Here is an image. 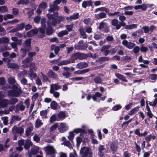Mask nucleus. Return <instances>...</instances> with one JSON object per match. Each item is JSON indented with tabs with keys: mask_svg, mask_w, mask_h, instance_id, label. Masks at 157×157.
<instances>
[{
	"mask_svg": "<svg viewBox=\"0 0 157 157\" xmlns=\"http://www.w3.org/2000/svg\"><path fill=\"white\" fill-rule=\"evenodd\" d=\"M47 16L49 19L47 22L49 26L51 25H55L57 23H60L65 19V17H63L58 16L57 12L55 13L53 15L49 13L47 14Z\"/></svg>",
	"mask_w": 157,
	"mask_h": 157,
	"instance_id": "nucleus-1",
	"label": "nucleus"
},
{
	"mask_svg": "<svg viewBox=\"0 0 157 157\" xmlns=\"http://www.w3.org/2000/svg\"><path fill=\"white\" fill-rule=\"evenodd\" d=\"M9 83L13 85V89L9 91L8 94L10 96L17 97L21 93V90L18 85H15L16 81L14 78L10 77L8 79Z\"/></svg>",
	"mask_w": 157,
	"mask_h": 157,
	"instance_id": "nucleus-2",
	"label": "nucleus"
},
{
	"mask_svg": "<svg viewBox=\"0 0 157 157\" xmlns=\"http://www.w3.org/2000/svg\"><path fill=\"white\" fill-rule=\"evenodd\" d=\"M31 41L30 39L27 40L25 42V49L21 48V50L23 53V56L25 57L26 54V51H29L31 50V48L30 47Z\"/></svg>",
	"mask_w": 157,
	"mask_h": 157,
	"instance_id": "nucleus-3",
	"label": "nucleus"
},
{
	"mask_svg": "<svg viewBox=\"0 0 157 157\" xmlns=\"http://www.w3.org/2000/svg\"><path fill=\"white\" fill-rule=\"evenodd\" d=\"M45 21L46 20L45 18H43L41 19V27L39 29V32L41 34V35L39 36L40 37H43L45 36Z\"/></svg>",
	"mask_w": 157,
	"mask_h": 157,
	"instance_id": "nucleus-4",
	"label": "nucleus"
},
{
	"mask_svg": "<svg viewBox=\"0 0 157 157\" xmlns=\"http://www.w3.org/2000/svg\"><path fill=\"white\" fill-rule=\"evenodd\" d=\"M45 148L47 155H51L52 157H55L56 151L53 146L48 145L45 147Z\"/></svg>",
	"mask_w": 157,
	"mask_h": 157,
	"instance_id": "nucleus-5",
	"label": "nucleus"
},
{
	"mask_svg": "<svg viewBox=\"0 0 157 157\" xmlns=\"http://www.w3.org/2000/svg\"><path fill=\"white\" fill-rule=\"evenodd\" d=\"M61 2L60 0H56L54 2V4L52 5H50V9L48 10L49 12L51 13L55 10H58L59 9V7L57 5L60 4Z\"/></svg>",
	"mask_w": 157,
	"mask_h": 157,
	"instance_id": "nucleus-6",
	"label": "nucleus"
},
{
	"mask_svg": "<svg viewBox=\"0 0 157 157\" xmlns=\"http://www.w3.org/2000/svg\"><path fill=\"white\" fill-rule=\"evenodd\" d=\"M68 128V126L67 124L61 123H60V125L58 128V130L60 133H64L67 130Z\"/></svg>",
	"mask_w": 157,
	"mask_h": 157,
	"instance_id": "nucleus-7",
	"label": "nucleus"
},
{
	"mask_svg": "<svg viewBox=\"0 0 157 157\" xmlns=\"http://www.w3.org/2000/svg\"><path fill=\"white\" fill-rule=\"evenodd\" d=\"M122 44L127 48L129 49H132L135 46V44L134 43L128 42L126 40H124L122 41Z\"/></svg>",
	"mask_w": 157,
	"mask_h": 157,
	"instance_id": "nucleus-8",
	"label": "nucleus"
},
{
	"mask_svg": "<svg viewBox=\"0 0 157 157\" xmlns=\"http://www.w3.org/2000/svg\"><path fill=\"white\" fill-rule=\"evenodd\" d=\"M12 131L13 134L16 133L21 134L23 133L24 130V129L21 127L14 126L12 128Z\"/></svg>",
	"mask_w": 157,
	"mask_h": 157,
	"instance_id": "nucleus-9",
	"label": "nucleus"
},
{
	"mask_svg": "<svg viewBox=\"0 0 157 157\" xmlns=\"http://www.w3.org/2000/svg\"><path fill=\"white\" fill-rule=\"evenodd\" d=\"M47 8V4L44 2L40 4L36 12L38 14H40L42 10H44Z\"/></svg>",
	"mask_w": 157,
	"mask_h": 157,
	"instance_id": "nucleus-10",
	"label": "nucleus"
},
{
	"mask_svg": "<svg viewBox=\"0 0 157 157\" xmlns=\"http://www.w3.org/2000/svg\"><path fill=\"white\" fill-rule=\"evenodd\" d=\"M61 88V86L57 84H52L51 85L50 92L53 93L55 90H58Z\"/></svg>",
	"mask_w": 157,
	"mask_h": 157,
	"instance_id": "nucleus-11",
	"label": "nucleus"
},
{
	"mask_svg": "<svg viewBox=\"0 0 157 157\" xmlns=\"http://www.w3.org/2000/svg\"><path fill=\"white\" fill-rule=\"evenodd\" d=\"M102 94L99 92H96L92 96V98L93 101L99 102L100 100L99 98H101Z\"/></svg>",
	"mask_w": 157,
	"mask_h": 157,
	"instance_id": "nucleus-12",
	"label": "nucleus"
},
{
	"mask_svg": "<svg viewBox=\"0 0 157 157\" xmlns=\"http://www.w3.org/2000/svg\"><path fill=\"white\" fill-rule=\"evenodd\" d=\"M80 54L79 53H75L73 54L69 59L71 63H73L77 59L79 58Z\"/></svg>",
	"mask_w": 157,
	"mask_h": 157,
	"instance_id": "nucleus-13",
	"label": "nucleus"
},
{
	"mask_svg": "<svg viewBox=\"0 0 157 157\" xmlns=\"http://www.w3.org/2000/svg\"><path fill=\"white\" fill-rule=\"evenodd\" d=\"M65 112L64 111H60L57 115V120L60 121L61 120L63 119L66 117Z\"/></svg>",
	"mask_w": 157,
	"mask_h": 157,
	"instance_id": "nucleus-14",
	"label": "nucleus"
},
{
	"mask_svg": "<svg viewBox=\"0 0 157 157\" xmlns=\"http://www.w3.org/2000/svg\"><path fill=\"white\" fill-rule=\"evenodd\" d=\"M89 149L86 147H84L82 148L80 151V153L82 155V156L84 157L89 151Z\"/></svg>",
	"mask_w": 157,
	"mask_h": 157,
	"instance_id": "nucleus-15",
	"label": "nucleus"
},
{
	"mask_svg": "<svg viewBox=\"0 0 157 157\" xmlns=\"http://www.w3.org/2000/svg\"><path fill=\"white\" fill-rule=\"evenodd\" d=\"M38 30L37 29L31 30L27 33V36L29 37L33 36L38 32Z\"/></svg>",
	"mask_w": 157,
	"mask_h": 157,
	"instance_id": "nucleus-16",
	"label": "nucleus"
},
{
	"mask_svg": "<svg viewBox=\"0 0 157 157\" xmlns=\"http://www.w3.org/2000/svg\"><path fill=\"white\" fill-rule=\"evenodd\" d=\"M39 151V147L37 146L33 145L31 149L30 153L33 155L37 154Z\"/></svg>",
	"mask_w": 157,
	"mask_h": 157,
	"instance_id": "nucleus-17",
	"label": "nucleus"
},
{
	"mask_svg": "<svg viewBox=\"0 0 157 157\" xmlns=\"http://www.w3.org/2000/svg\"><path fill=\"white\" fill-rule=\"evenodd\" d=\"M112 25L116 27L117 29H119L121 28V25L118 24V21L116 19H113L111 21Z\"/></svg>",
	"mask_w": 157,
	"mask_h": 157,
	"instance_id": "nucleus-18",
	"label": "nucleus"
},
{
	"mask_svg": "<svg viewBox=\"0 0 157 157\" xmlns=\"http://www.w3.org/2000/svg\"><path fill=\"white\" fill-rule=\"evenodd\" d=\"M146 109L147 110V116L150 118H152L153 116V115L152 113L151 112L150 109V108L148 106V103L147 102L146 103Z\"/></svg>",
	"mask_w": 157,
	"mask_h": 157,
	"instance_id": "nucleus-19",
	"label": "nucleus"
},
{
	"mask_svg": "<svg viewBox=\"0 0 157 157\" xmlns=\"http://www.w3.org/2000/svg\"><path fill=\"white\" fill-rule=\"evenodd\" d=\"M48 77L54 78H56L57 77V75L56 73L53 72L52 70L49 71L47 74Z\"/></svg>",
	"mask_w": 157,
	"mask_h": 157,
	"instance_id": "nucleus-20",
	"label": "nucleus"
},
{
	"mask_svg": "<svg viewBox=\"0 0 157 157\" xmlns=\"http://www.w3.org/2000/svg\"><path fill=\"white\" fill-rule=\"evenodd\" d=\"M32 142L29 139H27L26 141V143L24 145L25 148L26 149H28L30 148V146L32 145Z\"/></svg>",
	"mask_w": 157,
	"mask_h": 157,
	"instance_id": "nucleus-21",
	"label": "nucleus"
},
{
	"mask_svg": "<svg viewBox=\"0 0 157 157\" xmlns=\"http://www.w3.org/2000/svg\"><path fill=\"white\" fill-rule=\"evenodd\" d=\"M33 126L31 125L28 127L25 133L26 135L28 136H31L33 134H31V132L33 130Z\"/></svg>",
	"mask_w": 157,
	"mask_h": 157,
	"instance_id": "nucleus-22",
	"label": "nucleus"
},
{
	"mask_svg": "<svg viewBox=\"0 0 157 157\" xmlns=\"http://www.w3.org/2000/svg\"><path fill=\"white\" fill-rule=\"evenodd\" d=\"M92 4V2L91 1H84L82 3V6L83 8H86L87 6H91Z\"/></svg>",
	"mask_w": 157,
	"mask_h": 157,
	"instance_id": "nucleus-23",
	"label": "nucleus"
},
{
	"mask_svg": "<svg viewBox=\"0 0 157 157\" xmlns=\"http://www.w3.org/2000/svg\"><path fill=\"white\" fill-rule=\"evenodd\" d=\"M115 76L118 79L120 80L125 82H127L128 80H127L125 77H124L123 75L120 74L118 73H116L115 74Z\"/></svg>",
	"mask_w": 157,
	"mask_h": 157,
	"instance_id": "nucleus-24",
	"label": "nucleus"
},
{
	"mask_svg": "<svg viewBox=\"0 0 157 157\" xmlns=\"http://www.w3.org/2000/svg\"><path fill=\"white\" fill-rule=\"evenodd\" d=\"M139 109V107H137L132 109L128 113V115H133L138 111Z\"/></svg>",
	"mask_w": 157,
	"mask_h": 157,
	"instance_id": "nucleus-25",
	"label": "nucleus"
},
{
	"mask_svg": "<svg viewBox=\"0 0 157 157\" xmlns=\"http://www.w3.org/2000/svg\"><path fill=\"white\" fill-rule=\"evenodd\" d=\"M31 59L29 58H27L22 61L23 65L25 67H27L29 65V62Z\"/></svg>",
	"mask_w": 157,
	"mask_h": 157,
	"instance_id": "nucleus-26",
	"label": "nucleus"
},
{
	"mask_svg": "<svg viewBox=\"0 0 157 157\" xmlns=\"http://www.w3.org/2000/svg\"><path fill=\"white\" fill-rule=\"evenodd\" d=\"M79 14L77 13L73 14L72 15L70 16L69 17H67V19L68 20H72V19H76L79 17Z\"/></svg>",
	"mask_w": 157,
	"mask_h": 157,
	"instance_id": "nucleus-27",
	"label": "nucleus"
},
{
	"mask_svg": "<svg viewBox=\"0 0 157 157\" xmlns=\"http://www.w3.org/2000/svg\"><path fill=\"white\" fill-rule=\"evenodd\" d=\"M87 66V64L85 62H81L78 63L77 65V67L78 68H82Z\"/></svg>",
	"mask_w": 157,
	"mask_h": 157,
	"instance_id": "nucleus-28",
	"label": "nucleus"
},
{
	"mask_svg": "<svg viewBox=\"0 0 157 157\" xmlns=\"http://www.w3.org/2000/svg\"><path fill=\"white\" fill-rule=\"evenodd\" d=\"M43 124V123L41 122V120L39 118H38L35 121V127L39 128Z\"/></svg>",
	"mask_w": 157,
	"mask_h": 157,
	"instance_id": "nucleus-29",
	"label": "nucleus"
},
{
	"mask_svg": "<svg viewBox=\"0 0 157 157\" xmlns=\"http://www.w3.org/2000/svg\"><path fill=\"white\" fill-rule=\"evenodd\" d=\"M98 11H105L106 13H109V10L105 7H102L98 8L95 9V12H97Z\"/></svg>",
	"mask_w": 157,
	"mask_h": 157,
	"instance_id": "nucleus-30",
	"label": "nucleus"
},
{
	"mask_svg": "<svg viewBox=\"0 0 157 157\" xmlns=\"http://www.w3.org/2000/svg\"><path fill=\"white\" fill-rule=\"evenodd\" d=\"M105 16L106 14L105 13H101L96 14L95 16V17L97 19H100L105 17Z\"/></svg>",
	"mask_w": 157,
	"mask_h": 157,
	"instance_id": "nucleus-31",
	"label": "nucleus"
},
{
	"mask_svg": "<svg viewBox=\"0 0 157 157\" xmlns=\"http://www.w3.org/2000/svg\"><path fill=\"white\" fill-rule=\"evenodd\" d=\"M68 34V32L66 30H63L59 32L57 35L59 37H61L67 35Z\"/></svg>",
	"mask_w": 157,
	"mask_h": 157,
	"instance_id": "nucleus-32",
	"label": "nucleus"
},
{
	"mask_svg": "<svg viewBox=\"0 0 157 157\" xmlns=\"http://www.w3.org/2000/svg\"><path fill=\"white\" fill-rule=\"evenodd\" d=\"M137 27L136 24L129 25L125 26V29H132L136 28Z\"/></svg>",
	"mask_w": 157,
	"mask_h": 157,
	"instance_id": "nucleus-33",
	"label": "nucleus"
},
{
	"mask_svg": "<svg viewBox=\"0 0 157 157\" xmlns=\"http://www.w3.org/2000/svg\"><path fill=\"white\" fill-rule=\"evenodd\" d=\"M8 104V101L6 99L1 100L0 103V106L3 107L6 106Z\"/></svg>",
	"mask_w": 157,
	"mask_h": 157,
	"instance_id": "nucleus-34",
	"label": "nucleus"
},
{
	"mask_svg": "<svg viewBox=\"0 0 157 157\" xmlns=\"http://www.w3.org/2000/svg\"><path fill=\"white\" fill-rule=\"evenodd\" d=\"M104 150V148L103 145H100L98 148V154L101 156H103L104 154L103 151Z\"/></svg>",
	"mask_w": 157,
	"mask_h": 157,
	"instance_id": "nucleus-35",
	"label": "nucleus"
},
{
	"mask_svg": "<svg viewBox=\"0 0 157 157\" xmlns=\"http://www.w3.org/2000/svg\"><path fill=\"white\" fill-rule=\"evenodd\" d=\"M47 111V110H43L40 112V114L42 118H46Z\"/></svg>",
	"mask_w": 157,
	"mask_h": 157,
	"instance_id": "nucleus-36",
	"label": "nucleus"
},
{
	"mask_svg": "<svg viewBox=\"0 0 157 157\" xmlns=\"http://www.w3.org/2000/svg\"><path fill=\"white\" fill-rule=\"evenodd\" d=\"M58 117L55 114H53L50 118V122L52 123L55 121H59L57 120Z\"/></svg>",
	"mask_w": 157,
	"mask_h": 157,
	"instance_id": "nucleus-37",
	"label": "nucleus"
},
{
	"mask_svg": "<svg viewBox=\"0 0 157 157\" xmlns=\"http://www.w3.org/2000/svg\"><path fill=\"white\" fill-rule=\"evenodd\" d=\"M71 63L69 59L67 60H65L60 62L59 64V65H64Z\"/></svg>",
	"mask_w": 157,
	"mask_h": 157,
	"instance_id": "nucleus-38",
	"label": "nucleus"
},
{
	"mask_svg": "<svg viewBox=\"0 0 157 157\" xmlns=\"http://www.w3.org/2000/svg\"><path fill=\"white\" fill-rule=\"evenodd\" d=\"M79 30L82 37L83 38H86V36L85 34L83 27H81L79 28Z\"/></svg>",
	"mask_w": 157,
	"mask_h": 157,
	"instance_id": "nucleus-39",
	"label": "nucleus"
},
{
	"mask_svg": "<svg viewBox=\"0 0 157 157\" xmlns=\"http://www.w3.org/2000/svg\"><path fill=\"white\" fill-rule=\"evenodd\" d=\"M8 8L6 6H0V13H4L8 11Z\"/></svg>",
	"mask_w": 157,
	"mask_h": 157,
	"instance_id": "nucleus-40",
	"label": "nucleus"
},
{
	"mask_svg": "<svg viewBox=\"0 0 157 157\" xmlns=\"http://www.w3.org/2000/svg\"><path fill=\"white\" fill-rule=\"evenodd\" d=\"M76 146L78 147L82 141V139L80 136H78L76 137Z\"/></svg>",
	"mask_w": 157,
	"mask_h": 157,
	"instance_id": "nucleus-41",
	"label": "nucleus"
},
{
	"mask_svg": "<svg viewBox=\"0 0 157 157\" xmlns=\"http://www.w3.org/2000/svg\"><path fill=\"white\" fill-rule=\"evenodd\" d=\"M8 67L9 68H17L18 67V65L15 63H9L7 64Z\"/></svg>",
	"mask_w": 157,
	"mask_h": 157,
	"instance_id": "nucleus-42",
	"label": "nucleus"
},
{
	"mask_svg": "<svg viewBox=\"0 0 157 157\" xmlns=\"http://www.w3.org/2000/svg\"><path fill=\"white\" fill-rule=\"evenodd\" d=\"M8 67L9 68H17L18 67V65L15 63H9L7 64Z\"/></svg>",
	"mask_w": 157,
	"mask_h": 157,
	"instance_id": "nucleus-43",
	"label": "nucleus"
},
{
	"mask_svg": "<svg viewBox=\"0 0 157 157\" xmlns=\"http://www.w3.org/2000/svg\"><path fill=\"white\" fill-rule=\"evenodd\" d=\"M84 130L83 129L81 128H76L74 129L73 132V133H75L76 134H78L80 132H84Z\"/></svg>",
	"mask_w": 157,
	"mask_h": 157,
	"instance_id": "nucleus-44",
	"label": "nucleus"
},
{
	"mask_svg": "<svg viewBox=\"0 0 157 157\" xmlns=\"http://www.w3.org/2000/svg\"><path fill=\"white\" fill-rule=\"evenodd\" d=\"M102 37V34L97 32L94 34V38L96 40H99Z\"/></svg>",
	"mask_w": 157,
	"mask_h": 157,
	"instance_id": "nucleus-45",
	"label": "nucleus"
},
{
	"mask_svg": "<svg viewBox=\"0 0 157 157\" xmlns=\"http://www.w3.org/2000/svg\"><path fill=\"white\" fill-rule=\"evenodd\" d=\"M24 24H21L19 25L17 28L16 29H13L12 30V31H11L12 32L13 31H18L19 30H22L24 28Z\"/></svg>",
	"mask_w": 157,
	"mask_h": 157,
	"instance_id": "nucleus-46",
	"label": "nucleus"
},
{
	"mask_svg": "<svg viewBox=\"0 0 157 157\" xmlns=\"http://www.w3.org/2000/svg\"><path fill=\"white\" fill-rule=\"evenodd\" d=\"M58 123H56L53 125L51 126L50 128V132H53L56 130L58 127Z\"/></svg>",
	"mask_w": 157,
	"mask_h": 157,
	"instance_id": "nucleus-47",
	"label": "nucleus"
},
{
	"mask_svg": "<svg viewBox=\"0 0 157 157\" xmlns=\"http://www.w3.org/2000/svg\"><path fill=\"white\" fill-rule=\"evenodd\" d=\"M9 42L8 39L6 37H2L0 38V44L6 43Z\"/></svg>",
	"mask_w": 157,
	"mask_h": 157,
	"instance_id": "nucleus-48",
	"label": "nucleus"
},
{
	"mask_svg": "<svg viewBox=\"0 0 157 157\" xmlns=\"http://www.w3.org/2000/svg\"><path fill=\"white\" fill-rule=\"evenodd\" d=\"M14 16L13 15L8 14H6L4 15V20L5 21L9 19H11L13 18Z\"/></svg>",
	"mask_w": 157,
	"mask_h": 157,
	"instance_id": "nucleus-49",
	"label": "nucleus"
},
{
	"mask_svg": "<svg viewBox=\"0 0 157 157\" xmlns=\"http://www.w3.org/2000/svg\"><path fill=\"white\" fill-rule=\"evenodd\" d=\"M57 106V103L55 101H53L51 103V107L53 109H56Z\"/></svg>",
	"mask_w": 157,
	"mask_h": 157,
	"instance_id": "nucleus-50",
	"label": "nucleus"
},
{
	"mask_svg": "<svg viewBox=\"0 0 157 157\" xmlns=\"http://www.w3.org/2000/svg\"><path fill=\"white\" fill-rule=\"evenodd\" d=\"M29 2L28 0H21L17 2L18 5L27 4L29 3Z\"/></svg>",
	"mask_w": 157,
	"mask_h": 157,
	"instance_id": "nucleus-51",
	"label": "nucleus"
},
{
	"mask_svg": "<svg viewBox=\"0 0 157 157\" xmlns=\"http://www.w3.org/2000/svg\"><path fill=\"white\" fill-rule=\"evenodd\" d=\"M37 69V67L34 64H32L30 67V72L36 71Z\"/></svg>",
	"mask_w": 157,
	"mask_h": 157,
	"instance_id": "nucleus-52",
	"label": "nucleus"
},
{
	"mask_svg": "<svg viewBox=\"0 0 157 157\" xmlns=\"http://www.w3.org/2000/svg\"><path fill=\"white\" fill-rule=\"evenodd\" d=\"M122 107V106L121 105L118 104L115 105L112 108V110L114 111H117L120 109Z\"/></svg>",
	"mask_w": 157,
	"mask_h": 157,
	"instance_id": "nucleus-53",
	"label": "nucleus"
},
{
	"mask_svg": "<svg viewBox=\"0 0 157 157\" xmlns=\"http://www.w3.org/2000/svg\"><path fill=\"white\" fill-rule=\"evenodd\" d=\"M140 51V48L138 46H136L133 49V51L134 53L136 55L138 54Z\"/></svg>",
	"mask_w": 157,
	"mask_h": 157,
	"instance_id": "nucleus-54",
	"label": "nucleus"
},
{
	"mask_svg": "<svg viewBox=\"0 0 157 157\" xmlns=\"http://www.w3.org/2000/svg\"><path fill=\"white\" fill-rule=\"evenodd\" d=\"M110 148L113 151H116L117 149V144L115 143H112L111 146Z\"/></svg>",
	"mask_w": 157,
	"mask_h": 157,
	"instance_id": "nucleus-55",
	"label": "nucleus"
},
{
	"mask_svg": "<svg viewBox=\"0 0 157 157\" xmlns=\"http://www.w3.org/2000/svg\"><path fill=\"white\" fill-rule=\"evenodd\" d=\"M29 76L30 79H32V78L36 77L37 75L36 73L32 72H30L29 73Z\"/></svg>",
	"mask_w": 157,
	"mask_h": 157,
	"instance_id": "nucleus-56",
	"label": "nucleus"
},
{
	"mask_svg": "<svg viewBox=\"0 0 157 157\" xmlns=\"http://www.w3.org/2000/svg\"><path fill=\"white\" fill-rule=\"evenodd\" d=\"M2 120L3 123L5 125H6L8 123V117H2Z\"/></svg>",
	"mask_w": 157,
	"mask_h": 157,
	"instance_id": "nucleus-57",
	"label": "nucleus"
},
{
	"mask_svg": "<svg viewBox=\"0 0 157 157\" xmlns=\"http://www.w3.org/2000/svg\"><path fill=\"white\" fill-rule=\"evenodd\" d=\"M10 45L11 47L14 49V51L17 52V43L15 42H12L10 44Z\"/></svg>",
	"mask_w": 157,
	"mask_h": 157,
	"instance_id": "nucleus-58",
	"label": "nucleus"
},
{
	"mask_svg": "<svg viewBox=\"0 0 157 157\" xmlns=\"http://www.w3.org/2000/svg\"><path fill=\"white\" fill-rule=\"evenodd\" d=\"M148 50V49L147 47H144L143 45H141L140 48V50L141 52H146Z\"/></svg>",
	"mask_w": 157,
	"mask_h": 157,
	"instance_id": "nucleus-59",
	"label": "nucleus"
},
{
	"mask_svg": "<svg viewBox=\"0 0 157 157\" xmlns=\"http://www.w3.org/2000/svg\"><path fill=\"white\" fill-rule=\"evenodd\" d=\"M75 136V135L73 132H70L69 133V135L68 136V139L72 141L73 139Z\"/></svg>",
	"mask_w": 157,
	"mask_h": 157,
	"instance_id": "nucleus-60",
	"label": "nucleus"
},
{
	"mask_svg": "<svg viewBox=\"0 0 157 157\" xmlns=\"http://www.w3.org/2000/svg\"><path fill=\"white\" fill-rule=\"evenodd\" d=\"M67 29L69 32H71L72 31V29L73 27V25L71 24L70 25H67L66 26Z\"/></svg>",
	"mask_w": 157,
	"mask_h": 157,
	"instance_id": "nucleus-61",
	"label": "nucleus"
},
{
	"mask_svg": "<svg viewBox=\"0 0 157 157\" xmlns=\"http://www.w3.org/2000/svg\"><path fill=\"white\" fill-rule=\"evenodd\" d=\"M142 29L144 30L145 33H148L150 30L149 27L147 26L143 27L142 28Z\"/></svg>",
	"mask_w": 157,
	"mask_h": 157,
	"instance_id": "nucleus-62",
	"label": "nucleus"
},
{
	"mask_svg": "<svg viewBox=\"0 0 157 157\" xmlns=\"http://www.w3.org/2000/svg\"><path fill=\"white\" fill-rule=\"evenodd\" d=\"M53 32V29L52 28L49 27L48 28L46 31V33L48 35L51 34Z\"/></svg>",
	"mask_w": 157,
	"mask_h": 157,
	"instance_id": "nucleus-63",
	"label": "nucleus"
},
{
	"mask_svg": "<svg viewBox=\"0 0 157 157\" xmlns=\"http://www.w3.org/2000/svg\"><path fill=\"white\" fill-rule=\"evenodd\" d=\"M157 75L156 74H152L150 75L149 76L150 79L152 80H155L157 79Z\"/></svg>",
	"mask_w": 157,
	"mask_h": 157,
	"instance_id": "nucleus-64",
	"label": "nucleus"
}]
</instances>
